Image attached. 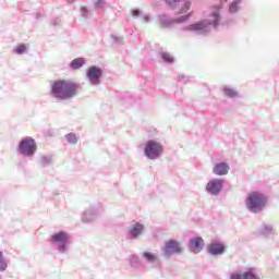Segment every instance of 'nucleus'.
Instances as JSON below:
<instances>
[{
	"instance_id": "1",
	"label": "nucleus",
	"mask_w": 279,
	"mask_h": 279,
	"mask_svg": "<svg viewBox=\"0 0 279 279\" xmlns=\"http://www.w3.org/2000/svg\"><path fill=\"white\" fill-rule=\"evenodd\" d=\"M78 90L80 84L69 80H59L51 85V95L62 101L73 99Z\"/></svg>"
},
{
	"instance_id": "2",
	"label": "nucleus",
	"mask_w": 279,
	"mask_h": 279,
	"mask_svg": "<svg viewBox=\"0 0 279 279\" xmlns=\"http://www.w3.org/2000/svg\"><path fill=\"white\" fill-rule=\"evenodd\" d=\"M267 206V196L259 192L248 194L246 198V207L251 213H260Z\"/></svg>"
},
{
	"instance_id": "3",
	"label": "nucleus",
	"mask_w": 279,
	"mask_h": 279,
	"mask_svg": "<svg viewBox=\"0 0 279 279\" xmlns=\"http://www.w3.org/2000/svg\"><path fill=\"white\" fill-rule=\"evenodd\" d=\"M162 151H163V148L160 143L153 140L146 143L145 156H147V158H150V160L158 158V156H160Z\"/></svg>"
},
{
	"instance_id": "4",
	"label": "nucleus",
	"mask_w": 279,
	"mask_h": 279,
	"mask_svg": "<svg viewBox=\"0 0 279 279\" xmlns=\"http://www.w3.org/2000/svg\"><path fill=\"white\" fill-rule=\"evenodd\" d=\"M19 147L20 153H22L23 156H34V153L36 151V141L32 137H26L21 141Z\"/></svg>"
},
{
	"instance_id": "5",
	"label": "nucleus",
	"mask_w": 279,
	"mask_h": 279,
	"mask_svg": "<svg viewBox=\"0 0 279 279\" xmlns=\"http://www.w3.org/2000/svg\"><path fill=\"white\" fill-rule=\"evenodd\" d=\"M223 189V180L214 179L207 183L206 191L211 195L219 194V191Z\"/></svg>"
},
{
	"instance_id": "6",
	"label": "nucleus",
	"mask_w": 279,
	"mask_h": 279,
	"mask_svg": "<svg viewBox=\"0 0 279 279\" xmlns=\"http://www.w3.org/2000/svg\"><path fill=\"white\" fill-rule=\"evenodd\" d=\"M166 254H182V247H180V243L175 240H170L166 242L165 246Z\"/></svg>"
},
{
	"instance_id": "7",
	"label": "nucleus",
	"mask_w": 279,
	"mask_h": 279,
	"mask_svg": "<svg viewBox=\"0 0 279 279\" xmlns=\"http://www.w3.org/2000/svg\"><path fill=\"white\" fill-rule=\"evenodd\" d=\"M102 74L101 69L97 66H92L87 71V77L93 82V84H99V80H101Z\"/></svg>"
},
{
	"instance_id": "8",
	"label": "nucleus",
	"mask_w": 279,
	"mask_h": 279,
	"mask_svg": "<svg viewBox=\"0 0 279 279\" xmlns=\"http://www.w3.org/2000/svg\"><path fill=\"white\" fill-rule=\"evenodd\" d=\"M207 252L213 256H219L226 252V246L219 242H213L207 246Z\"/></svg>"
},
{
	"instance_id": "9",
	"label": "nucleus",
	"mask_w": 279,
	"mask_h": 279,
	"mask_svg": "<svg viewBox=\"0 0 279 279\" xmlns=\"http://www.w3.org/2000/svg\"><path fill=\"white\" fill-rule=\"evenodd\" d=\"M190 248L191 252H194V254H199L202 250H204V239L202 238H194L190 241Z\"/></svg>"
},
{
	"instance_id": "10",
	"label": "nucleus",
	"mask_w": 279,
	"mask_h": 279,
	"mask_svg": "<svg viewBox=\"0 0 279 279\" xmlns=\"http://www.w3.org/2000/svg\"><path fill=\"white\" fill-rule=\"evenodd\" d=\"M51 243H68L69 235L65 232H58L51 235L50 238Z\"/></svg>"
},
{
	"instance_id": "11",
	"label": "nucleus",
	"mask_w": 279,
	"mask_h": 279,
	"mask_svg": "<svg viewBox=\"0 0 279 279\" xmlns=\"http://www.w3.org/2000/svg\"><path fill=\"white\" fill-rule=\"evenodd\" d=\"M230 167L226 162H220L214 167V173L216 175H228Z\"/></svg>"
},
{
	"instance_id": "12",
	"label": "nucleus",
	"mask_w": 279,
	"mask_h": 279,
	"mask_svg": "<svg viewBox=\"0 0 279 279\" xmlns=\"http://www.w3.org/2000/svg\"><path fill=\"white\" fill-rule=\"evenodd\" d=\"M206 27H207L206 23L199 22V23H196V24H192V25L190 26V29H191L192 32H205V31H206Z\"/></svg>"
},
{
	"instance_id": "13",
	"label": "nucleus",
	"mask_w": 279,
	"mask_h": 279,
	"mask_svg": "<svg viewBox=\"0 0 279 279\" xmlns=\"http://www.w3.org/2000/svg\"><path fill=\"white\" fill-rule=\"evenodd\" d=\"M144 230L143 225L136 223L132 229H131V236H138Z\"/></svg>"
},
{
	"instance_id": "14",
	"label": "nucleus",
	"mask_w": 279,
	"mask_h": 279,
	"mask_svg": "<svg viewBox=\"0 0 279 279\" xmlns=\"http://www.w3.org/2000/svg\"><path fill=\"white\" fill-rule=\"evenodd\" d=\"M72 69H82L84 66V59L77 58L71 62Z\"/></svg>"
},
{
	"instance_id": "15",
	"label": "nucleus",
	"mask_w": 279,
	"mask_h": 279,
	"mask_svg": "<svg viewBox=\"0 0 279 279\" xmlns=\"http://www.w3.org/2000/svg\"><path fill=\"white\" fill-rule=\"evenodd\" d=\"M219 21H220L219 13L214 12L213 20L209 21L208 25H214V27H217V25H219Z\"/></svg>"
},
{
	"instance_id": "16",
	"label": "nucleus",
	"mask_w": 279,
	"mask_h": 279,
	"mask_svg": "<svg viewBox=\"0 0 279 279\" xmlns=\"http://www.w3.org/2000/svg\"><path fill=\"white\" fill-rule=\"evenodd\" d=\"M65 138L69 143H71V145H75L77 143V135L73 134V133H69L65 135Z\"/></svg>"
},
{
	"instance_id": "17",
	"label": "nucleus",
	"mask_w": 279,
	"mask_h": 279,
	"mask_svg": "<svg viewBox=\"0 0 279 279\" xmlns=\"http://www.w3.org/2000/svg\"><path fill=\"white\" fill-rule=\"evenodd\" d=\"M8 269V263L3 258V253L0 251V271H5Z\"/></svg>"
},
{
	"instance_id": "18",
	"label": "nucleus",
	"mask_w": 279,
	"mask_h": 279,
	"mask_svg": "<svg viewBox=\"0 0 279 279\" xmlns=\"http://www.w3.org/2000/svg\"><path fill=\"white\" fill-rule=\"evenodd\" d=\"M225 95L227 97H236V95H239V93H236V90L229 88V87H225Z\"/></svg>"
},
{
	"instance_id": "19",
	"label": "nucleus",
	"mask_w": 279,
	"mask_h": 279,
	"mask_svg": "<svg viewBox=\"0 0 279 279\" xmlns=\"http://www.w3.org/2000/svg\"><path fill=\"white\" fill-rule=\"evenodd\" d=\"M239 3H241V1L236 0L234 2H232L229 7V12L234 13L239 11Z\"/></svg>"
},
{
	"instance_id": "20",
	"label": "nucleus",
	"mask_w": 279,
	"mask_h": 279,
	"mask_svg": "<svg viewBox=\"0 0 279 279\" xmlns=\"http://www.w3.org/2000/svg\"><path fill=\"white\" fill-rule=\"evenodd\" d=\"M144 258H146V260H148L149 263H154V260H156V255H154L149 252H145Z\"/></svg>"
},
{
	"instance_id": "21",
	"label": "nucleus",
	"mask_w": 279,
	"mask_h": 279,
	"mask_svg": "<svg viewBox=\"0 0 279 279\" xmlns=\"http://www.w3.org/2000/svg\"><path fill=\"white\" fill-rule=\"evenodd\" d=\"M15 53H19V54H21V53H25V51H27V47H25L24 45H20V46H17L16 48H15Z\"/></svg>"
},
{
	"instance_id": "22",
	"label": "nucleus",
	"mask_w": 279,
	"mask_h": 279,
	"mask_svg": "<svg viewBox=\"0 0 279 279\" xmlns=\"http://www.w3.org/2000/svg\"><path fill=\"white\" fill-rule=\"evenodd\" d=\"M244 279H260V278H258V276L254 275L251 271H246L244 272Z\"/></svg>"
},
{
	"instance_id": "23",
	"label": "nucleus",
	"mask_w": 279,
	"mask_h": 279,
	"mask_svg": "<svg viewBox=\"0 0 279 279\" xmlns=\"http://www.w3.org/2000/svg\"><path fill=\"white\" fill-rule=\"evenodd\" d=\"M191 10V1H186L184 7L181 9V14H184V12H189Z\"/></svg>"
},
{
	"instance_id": "24",
	"label": "nucleus",
	"mask_w": 279,
	"mask_h": 279,
	"mask_svg": "<svg viewBox=\"0 0 279 279\" xmlns=\"http://www.w3.org/2000/svg\"><path fill=\"white\" fill-rule=\"evenodd\" d=\"M162 60H165L166 62H173L172 57L169 53H163L161 56Z\"/></svg>"
},
{
	"instance_id": "25",
	"label": "nucleus",
	"mask_w": 279,
	"mask_h": 279,
	"mask_svg": "<svg viewBox=\"0 0 279 279\" xmlns=\"http://www.w3.org/2000/svg\"><path fill=\"white\" fill-rule=\"evenodd\" d=\"M231 279H245V275L234 274L231 276Z\"/></svg>"
},
{
	"instance_id": "26",
	"label": "nucleus",
	"mask_w": 279,
	"mask_h": 279,
	"mask_svg": "<svg viewBox=\"0 0 279 279\" xmlns=\"http://www.w3.org/2000/svg\"><path fill=\"white\" fill-rule=\"evenodd\" d=\"M106 5V1H104V0H98L97 2H96V7L97 8H104Z\"/></svg>"
},
{
	"instance_id": "27",
	"label": "nucleus",
	"mask_w": 279,
	"mask_h": 279,
	"mask_svg": "<svg viewBox=\"0 0 279 279\" xmlns=\"http://www.w3.org/2000/svg\"><path fill=\"white\" fill-rule=\"evenodd\" d=\"M180 0H166L167 3H169L171 7L175 5Z\"/></svg>"
},
{
	"instance_id": "28",
	"label": "nucleus",
	"mask_w": 279,
	"mask_h": 279,
	"mask_svg": "<svg viewBox=\"0 0 279 279\" xmlns=\"http://www.w3.org/2000/svg\"><path fill=\"white\" fill-rule=\"evenodd\" d=\"M41 160L44 165H47V162H51V157H43Z\"/></svg>"
},
{
	"instance_id": "29",
	"label": "nucleus",
	"mask_w": 279,
	"mask_h": 279,
	"mask_svg": "<svg viewBox=\"0 0 279 279\" xmlns=\"http://www.w3.org/2000/svg\"><path fill=\"white\" fill-rule=\"evenodd\" d=\"M187 19H189V15H184V16H182L181 20L174 21V23H184V21H186Z\"/></svg>"
},
{
	"instance_id": "30",
	"label": "nucleus",
	"mask_w": 279,
	"mask_h": 279,
	"mask_svg": "<svg viewBox=\"0 0 279 279\" xmlns=\"http://www.w3.org/2000/svg\"><path fill=\"white\" fill-rule=\"evenodd\" d=\"M132 14H133V16L136 17V16H140L141 12L138 10H133Z\"/></svg>"
},
{
	"instance_id": "31",
	"label": "nucleus",
	"mask_w": 279,
	"mask_h": 279,
	"mask_svg": "<svg viewBox=\"0 0 279 279\" xmlns=\"http://www.w3.org/2000/svg\"><path fill=\"white\" fill-rule=\"evenodd\" d=\"M64 250H66V246L64 245L59 246V252H64Z\"/></svg>"
},
{
	"instance_id": "32",
	"label": "nucleus",
	"mask_w": 279,
	"mask_h": 279,
	"mask_svg": "<svg viewBox=\"0 0 279 279\" xmlns=\"http://www.w3.org/2000/svg\"><path fill=\"white\" fill-rule=\"evenodd\" d=\"M215 10H216V12H219V10H221V5L215 7Z\"/></svg>"
}]
</instances>
